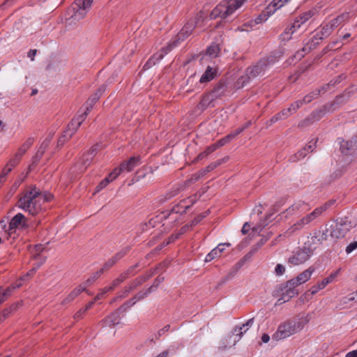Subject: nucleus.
Returning a JSON list of instances; mask_svg holds the SVG:
<instances>
[{"instance_id": "obj_1", "label": "nucleus", "mask_w": 357, "mask_h": 357, "mask_svg": "<svg viewBox=\"0 0 357 357\" xmlns=\"http://www.w3.org/2000/svg\"><path fill=\"white\" fill-rule=\"evenodd\" d=\"M52 199V195L50 193H42L36 185H32L22 193L17 206L29 214L36 215L43 211V204L50 202Z\"/></svg>"}, {"instance_id": "obj_2", "label": "nucleus", "mask_w": 357, "mask_h": 357, "mask_svg": "<svg viewBox=\"0 0 357 357\" xmlns=\"http://www.w3.org/2000/svg\"><path fill=\"white\" fill-rule=\"evenodd\" d=\"M201 19V15H197L196 17L190 19L172 43H169L165 47L162 48L161 52L155 54L147 61L144 66V69L149 68L151 66L155 65L157 62H159L165 54L170 52L174 47H176L180 41L186 39L192 33L193 29Z\"/></svg>"}, {"instance_id": "obj_3", "label": "nucleus", "mask_w": 357, "mask_h": 357, "mask_svg": "<svg viewBox=\"0 0 357 357\" xmlns=\"http://www.w3.org/2000/svg\"><path fill=\"white\" fill-rule=\"evenodd\" d=\"M310 321V315H301L289 319L281 324L277 331L273 335V339L280 340L299 333Z\"/></svg>"}, {"instance_id": "obj_4", "label": "nucleus", "mask_w": 357, "mask_h": 357, "mask_svg": "<svg viewBox=\"0 0 357 357\" xmlns=\"http://www.w3.org/2000/svg\"><path fill=\"white\" fill-rule=\"evenodd\" d=\"M277 61V57L273 55L260 59L257 63L247 68L245 75L238 79V84H241V86H243L250 79L264 75L268 68Z\"/></svg>"}, {"instance_id": "obj_5", "label": "nucleus", "mask_w": 357, "mask_h": 357, "mask_svg": "<svg viewBox=\"0 0 357 357\" xmlns=\"http://www.w3.org/2000/svg\"><path fill=\"white\" fill-rule=\"evenodd\" d=\"M246 0H223L210 13L211 19H226L239 8Z\"/></svg>"}, {"instance_id": "obj_6", "label": "nucleus", "mask_w": 357, "mask_h": 357, "mask_svg": "<svg viewBox=\"0 0 357 357\" xmlns=\"http://www.w3.org/2000/svg\"><path fill=\"white\" fill-rule=\"evenodd\" d=\"M315 246L307 247L305 244L303 248L294 252L288 259V263L293 266H298L307 261L312 255Z\"/></svg>"}, {"instance_id": "obj_7", "label": "nucleus", "mask_w": 357, "mask_h": 357, "mask_svg": "<svg viewBox=\"0 0 357 357\" xmlns=\"http://www.w3.org/2000/svg\"><path fill=\"white\" fill-rule=\"evenodd\" d=\"M333 31V29L328 24V23L321 26L320 29L315 32L307 46L303 47V50H310L311 49L315 48L317 45L320 43V41L328 37Z\"/></svg>"}, {"instance_id": "obj_8", "label": "nucleus", "mask_w": 357, "mask_h": 357, "mask_svg": "<svg viewBox=\"0 0 357 357\" xmlns=\"http://www.w3.org/2000/svg\"><path fill=\"white\" fill-rule=\"evenodd\" d=\"M351 227V223L347 217L340 218L333 226L331 235L335 238H343Z\"/></svg>"}, {"instance_id": "obj_9", "label": "nucleus", "mask_w": 357, "mask_h": 357, "mask_svg": "<svg viewBox=\"0 0 357 357\" xmlns=\"http://www.w3.org/2000/svg\"><path fill=\"white\" fill-rule=\"evenodd\" d=\"M93 0H75L73 5L74 14L72 17L77 20L83 19L91 6Z\"/></svg>"}, {"instance_id": "obj_10", "label": "nucleus", "mask_w": 357, "mask_h": 357, "mask_svg": "<svg viewBox=\"0 0 357 357\" xmlns=\"http://www.w3.org/2000/svg\"><path fill=\"white\" fill-rule=\"evenodd\" d=\"M298 286L297 283L293 279L288 280L282 289L281 297L276 302V305L285 303L297 295L298 294L296 289Z\"/></svg>"}, {"instance_id": "obj_11", "label": "nucleus", "mask_w": 357, "mask_h": 357, "mask_svg": "<svg viewBox=\"0 0 357 357\" xmlns=\"http://www.w3.org/2000/svg\"><path fill=\"white\" fill-rule=\"evenodd\" d=\"M328 229H319L313 232L310 238L305 243L307 247L315 246V249L318 245L322 244L328 238Z\"/></svg>"}, {"instance_id": "obj_12", "label": "nucleus", "mask_w": 357, "mask_h": 357, "mask_svg": "<svg viewBox=\"0 0 357 357\" xmlns=\"http://www.w3.org/2000/svg\"><path fill=\"white\" fill-rule=\"evenodd\" d=\"M123 312L121 310H116L114 312L111 313L104 319L100 321V324L102 327L109 326L112 327L120 323V313Z\"/></svg>"}, {"instance_id": "obj_13", "label": "nucleus", "mask_w": 357, "mask_h": 357, "mask_svg": "<svg viewBox=\"0 0 357 357\" xmlns=\"http://www.w3.org/2000/svg\"><path fill=\"white\" fill-rule=\"evenodd\" d=\"M19 227H27L26 219L23 214L19 213L16 214L9 223V230H13Z\"/></svg>"}, {"instance_id": "obj_14", "label": "nucleus", "mask_w": 357, "mask_h": 357, "mask_svg": "<svg viewBox=\"0 0 357 357\" xmlns=\"http://www.w3.org/2000/svg\"><path fill=\"white\" fill-rule=\"evenodd\" d=\"M326 110V107H324L323 109L319 110L313 112L310 116L303 120L300 124L299 126L304 127L310 125L315 121L320 119L325 114Z\"/></svg>"}, {"instance_id": "obj_15", "label": "nucleus", "mask_w": 357, "mask_h": 357, "mask_svg": "<svg viewBox=\"0 0 357 357\" xmlns=\"http://www.w3.org/2000/svg\"><path fill=\"white\" fill-rule=\"evenodd\" d=\"M335 83H336V82H335L332 84V82H331L330 83H328L327 84L323 86L321 89H319L312 91L309 94L306 95L302 99L303 102H304L305 104L310 103L314 99H316L319 96L321 91H326L331 84L335 85Z\"/></svg>"}, {"instance_id": "obj_16", "label": "nucleus", "mask_w": 357, "mask_h": 357, "mask_svg": "<svg viewBox=\"0 0 357 357\" xmlns=\"http://www.w3.org/2000/svg\"><path fill=\"white\" fill-rule=\"evenodd\" d=\"M356 139H352L350 141H342L340 144V151L344 155H351L355 153Z\"/></svg>"}, {"instance_id": "obj_17", "label": "nucleus", "mask_w": 357, "mask_h": 357, "mask_svg": "<svg viewBox=\"0 0 357 357\" xmlns=\"http://www.w3.org/2000/svg\"><path fill=\"white\" fill-rule=\"evenodd\" d=\"M312 220L309 218V216L307 215L306 216L303 217L301 220H299L298 222H296L294 225H292L290 228H289L286 234L289 236L294 233L297 230L301 229L305 225H308L310 223Z\"/></svg>"}, {"instance_id": "obj_18", "label": "nucleus", "mask_w": 357, "mask_h": 357, "mask_svg": "<svg viewBox=\"0 0 357 357\" xmlns=\"http://www.w3.org/2000/svg\"><path fill=\"white\" fill-rule=\"evenodd\" d=\"M254 323V318L250 319L247 321V322L244 324H243L241 326H236L234 329V335H235L236 337H238V339H234V342L238 341L243 335L247 332V331L249 329L250 327L252 326Z\"/></svg>"}, {"instance_id": "obj_19", "label": "nucleus", "mask_w": 357, "mask_h": 357, "mask_svg": "<svg viewBox=\"0 0 357 357\" xmlns=\"http://www.w3.org/2000/svg\"><path fill=\"white\" fill-rule=\"evenodd\" d=\"M140 164V157L134 156L131 157L128 161L123 162L121 164V169H124L125 172H131L135 167Z\"/></svg>"}, {"instance_id": "obj_20", "label": "nucleus", "mask_w": 357, "mask_h": 357, "mask_svg": "<svg viewBox=\"0 0 357 357\" xmlns=\"http://www.w3.org/2000/svg\"><path fill=\"white\" fill-rule=\"evenodd\" d=\"M350 18L349 13H344L337 17L332 19L328 23L331 28L334 30L338 26L344 24Z\"/></svg>"}, {"instance_id": "obj_21", "label": "nucleus", "mask_w": 357, "mask_h": 357, "mask_svg": "<svg viewBox=\"0 0 357 357\" xmlns=\"http://www.w3.org/2000/svg\"><path fill=\"white\" fill-rule=\"evenodd\" d=\"M215 101L214 98L211 96V94L206 93L204 96H203L202 98L201 99L200 102L197 105V108L202 111L205 110L209 106H214L213 102Z\"/></svg>"}, {"instance_id": "obj_22", "label": "nucleus", "mask_w": 357, "mask_h": 357, "mask_svg": "<svg viewBox=\"0 0 357 357\" xmlns=\"http://www.w3.org/2000/svg\"><path fill=\"white\" fill-rule=\"evenodd\" d=\"M314 271V268L310 267L299 274L296 278H293V280L297 283L298 285L303 284L310 279Z\"/></svg>"}, {"instance_id": "obj_23", "label": "nucleus", "mask_w": 357, "mask_h": 357, "mask_svg": "<svg viewBox=\"0 0 357 357\" xmlns=\"http://www.w3.org/2000/svg\"><path fill=\"white\" fill-rule=\"evenodd\" d=\"M226 90L227 86L225 84L220 82L213 87V89L210 92V93L216 100L217 99L220 98L225 95Z\"/></svg>"}, {"instance_id": "obj_24", "label": "nucleus", "mask_w": 357, "mask_h": 357, "mask_svg": "<svg viewBox=\"0 0 357 357\" xmlns=\"http://www.w3.org/2000/svg\"><path fill=\"white\" fill-rule=\"evenodd\" d=\"M189 203L193 204L195 203L194 199L191 197H189L187 199H183L177 206L172 208V211L175 213H184L190 208V206L187 204Z\"/></svg>"}, {"instance_id": "obj_25", "label": "nucleus", "mask_w": 357, "mask_h": 357, "mask_svg": "<svg viewBox=\"0 0 357 357\" xmlns=\"http://www.w3.org/2000/svg\"><path fill=\"white\" fill-rule=\"evenodd\" d=\"M84 291V287L79 285L74 289L61 302L62 305H67L72 302L82 292Z\"/></svg>"}, {"instance_id": "obj_26", "label": "nucleus", "mask_w": 357, "mask_h": 357, "mask_svg": "<svg viewBox=\"0 0 357 357\" xmlns=\"http://www.w3.org/2000/svg\"><path fill=\"white\" fill-rule=\"evenodd\" d=\"M98 145H95L93 146L90 151L87 153L83 155L82 158V165L86 168L90 162L92 161L93 156L97 152Z\"/></svg>"}, {"instance_id": "obj_27", "label": "nucleus", "mask_w": 357, "mask_h": 357, "mask_svg": "<svg viewBox=\"0 0 357 357\" xmlns=\"http://www.w3.org/2000/svg\"><path fill=\"white\" fill-rule=\"evenodd\" d=\"M300 27V24L294 22L290 26L285 29L284 31L281 34L283 40H289L291 38V35Z\"/></svg>"}, {"instance_id": "obj_28", "label": "nucleus", "mask_w": 357, "mask_h": 357, "mask_svg": "<svg viewBox=\"0 0 357 357\" xmlns=\"http://www.w3.org/2000/svg\"><path fill=\"white\" fill-rule=\"evenodd\" d=\"M284 5L282 0H273L266 7V13H268V15H271Z\"/></svg>"}, {"instance_id": "obj_29", "label": "nucleus", "mask_w": 357, "mask_h": 357, "mask_svg": "<svg viewBox=\"0 0 357 357\" xmlns=\"http://www.w3.org/2000/svg\"><path fill=\"white\" fill-rule=\"evenodd\" d=\"M170 328V325L167 324L165 326L162 328L158 331L156 333L151 334L147 339V341L152 343L155 342V340L160 339V337L163 335L166 332L169 331Z\"/></svg>"}, {"instance_id": "obj_30", "label": "nucleus", "mask_w": 357, "mask_h": 357, "mask_svg": "<svg viewBox=\"0 0 357 357\" xmlns=\"http://www.w3.org/2000/svg\"><path fill=\"white\" fill-rule=\"evenodd\" d=\"M215 71L210 66H208L205 73L200 77L199 82L201 83H205L211 81L215 77Z\"/></svg>"}, {"instance_id": "obj_31", "label": "nucleus", "mask_w": 357, "mask_h": 357, "mask_svg": "<svg viewBox=\"0 0 357 357\" xmlns=\"http://www.w3.org/2000/svg\"><path fill=\"white\" fill-rule=\"evenodd\" d=\"M103 273V269H100L99 271H97L92 276L88 278L84 282L79 284L80 287H84V291L86 290V288L89 287L93 282H95Z\"/></svg>"}, {"instance_id": "obj_32", "label": "nucleus", "mask_w": 357, "mask_h": 357, "mask_svg": "<svg viewBox=\"0 0 357 357\" xmlns=\"http://www.w3.org/2000/svg\"><path fill=\"white\" fill-rule=\"evenodd\" d=\"M34 139L32 137L28 138L26 142L19 148L17 153L19 155H22L26 152V151L32 146L33 144Z\"/></svg>"}, {"instance_id": "obj_33", "label": "nucleus", "mask_w": 357, "mask_h": 357, "mask_svg": "<svg viewBox=\"0 0 357 357\" xmlns=\"http://www.w3.org/2000/svg\"><path fill=\"white\" fill-rule=\"evenodd\" d=\"M220 47L218 44H211L206 50V54L211 57H216L218 56Z\"/></svg>"}, {"instance_id": "obj_34", "label": "nucleus", "mask_w": 357, "mask_h": 357, "mask_svg": "<svg viewBox=\"0 0 357 357\" xmlns=\"http://www.w3.org/2000/svg\"><path fill=\"white\" fill-rule=\"evenodd\" d=\"M313 15H314V13L312 10L305 12L294 22H297V24H300V26H301V24L306 22L307 20H309L312 17Z\"/></svg>"}, {"instance_id": "obj_35", "label": "nucleus", "mask_w": 357, "mask_h": 357, "mask_svg": "<svg viewBox=\"0 0 357 357\" xmlns=\"http://www.w3.org/2000/svg\"><path fill=\"white\" fill-rule=\"evenodd\" d=\"M307 148H304V149L300 150L295 155H293L289 158V161L291 162H295L297 160H299L305 158V155H307Z\"/></svg>"}, {"instance_id": "obj_36", "label": "nucleus", "mask_w": 357, "mask_h": 357, "mask_svg": "<svg viewBox=\"0 0 357 357\" xmlns=\"http://www.w3.org/2000/svg\"><path fill=\"white\" fill-rule=\"evenodd\" d=\"M337 274H338V271L333 272L328 277L324 278L320 282H319L321 288L324 289L329 283L332 282L333 281V280L337 277Z\"/></svg>"}, {"instance_id": "obj_37", "label": "nucleus", "mask_w": 357, "mask_h": 357, "mask_svg": "<svg viewBox=\"0 0 357 357\" xmlns=\"http://www.w3.org/2000/svg\"><path fill=\"white\" fill-rule=\"evenodd\" d=\"M327 206H328V204H326L324 206H321L320 208H317L311 213L308 214L307 215L309 216L310 220L312 221L316 218L319 216L322 213V212L326 209Z\"/></svg>"}, {"instance_id": "obj_38", "label": "nucleus", "mask_w": 357, "mask_h": 357, "mask_svg": "<svg viewBox=\"0 0 357 357\" xmlns=\"http://www.w3.org/2000/svg\"><path fill=\"white\" fill-rule=\"evenodd\" d=\"M243 266V261L237 262L230 270L229 273L227 275L225 280H229Z\"/></svg>"}, {"instance_id": "obj_39", "label": "nucleus", "mask_w": 357, "mask_h": 357, "mask_svg": "<svg viewBox=\"0 0 357 357\" xmlns=\"http://www.w3.org/2000/svg\"><path fill=\"white\" fill-rule=\"evenodd\" d=\"M106 90V85H102L100 86L97 91L91 96V98L93 99L95 101H98L100 96L103 94V93Z\"/></svg>"}, {"instance_id": "obj_40", "label": "nucleus", "mask_w": 357, "mask_h": 357, "mask_svg": "<svg viewBox=\"0 0 357 357\" xmlns=\"http://www.w3.org/2000/svg\"><path fill=\"white\" fill-rule=\"evenodd\" d=\"M137 301L135 298V296L128 300L126 303L119 307V310H121L123 312H126L129 307L134 305Z\"/></svg>"}, {"instance_id": "obj_41", "label": "nucleus", "mask_w": 357, "mask_h": 357, "mask_svg": "<svg viewBox=\"0 0 357 357\" xmlns=\"http://www.w3.org/2000/svg\"><path fill=\"white\" fill-rule=\"evenodd\" d=\"M166 266L165 263H164V264H160L159 266L155 268V270H151L149 272H147L146 273H145L144 275H141L142 278L144 279V282H145L149 279H150L151 277H153L155 275V271L157 269L162 268L163 266Z\"/></svg>"}, {"instance_id": "obj_42", "label": "nucleus", "mask_w": 357, "mask_h": 357, "mask_svg": "<svg viewBox=\"0 0 357 357\" xmlns=\"http://www.w3.org/2000/svg\"><path fill=\"white\" fill-rule=\"evenodd\" d=\"M143 283H144V279L142 278L141 276L135 278V280H133L130 284H129V287H130V289H131L132 290H134L135 289H136L137 287L142 285Z\"/></svg>"}, {"instance_id": "obj_43", "label": "nucleus", "mask_w": 357, "mask_h": 357, "mask_svg": "<svg viewBox=\"0 0 357 357\" xmlns=\"http://www.w3.org/2000/svg\"><path fill=\"white\" fill-rule=\"evenodd\" d=\"M151 293H152V291L149 288H148L144 291H141L139 293H137L135 296V298H136L137 301H141L146 298Z\"/></svg>"}, {"instance_id": "obj_44", "label": "nucleus", "mask_w": 357, "mask_h": 357, "mask_svg": "<svg viewBox=\"0 0 357 357\" xmlns=\"http://www.w3.org/2000/svg\"><path fill=\"white\" fill-rule=\"evenodd\" d=\"M81 125L79 124L74 119L67 126V128L71 132V134H75Z\"/></svg>"}, {"instance_id": "obj_45", "label": "nucleus", "mask_w": 357, "mask_h": 357, "mask_svg": "<svg viewBox=\"0 0 357 357\" xmlns=\"http://www.w3.org/2000/svg\"><path fill=\"white\" fill-rule=\"evenodd\" d=\"M164 280L165 277L160 275L154 280L153 284L149 288L152 291V292H153L154 291L156 290L159 284L162 283Z\"/></svg>"}, {"instance_id": "obj_46", "label": "nucleus", "mask_w": 357, "mask_h": 357, "mask_svg": "<svg viewBox=\"0 0 357 357\" xmlns=\"http://www.w3.org/2000/svg\"><path fill=\"white\" fill-rule=\"evenodd\" d=\"M203 169H200L197 173L193 174L191 176V177L189 178V182L192 183L197 182L199 178L205 176L206 174H204Z\"/></svg>"}, {"instance_id": "obj_47", "label": "nucleus", "mask_w": 357, "mask_h": 357, "mask_svg": "<svg viewBox=\"0 0 357 357\" xmlns=\"http://www.w3.org/2000/svg\"><path fill=\"white\" fill-rule=\"evenodd\" d=\"M221 255L215 250V249H213L206 256L205 258L206 262H209L212 261L213 259L216 257H219Z\"/></svg>"}, {"instance_id": "obj_48", "label": "nucleus", "mask_w": 357, "mask_h": 357, "mask_svg": "<svg viewBox=\"0 0 357 357\" xmlns=\"http://www.w3.org/2000/svg\"><path fill=\"white\" fill-rule=\"evenodd\" d=\"M221 163H222V161L220 160L215 162H212L211 164L208 165L206 167L203 169L202 173H204V174L208 173L209 172L213 170L215 168H216L218 166H219Z\"/></svg>"}, {"instance_id": "obj_49", "label": "nucleus", "mask_w": 357, "mask_h": 357, "mask_svg": "<svg viewBox=\"0 0 357 357\" xmlns=\"http://www.w3.org/2000/svg\"><path fill=\"white\" fill-rule=\"evenodd\" d=\"M119 284L120 283L119 282V281H117L116 279L114 280L109 285L105 287L103 289V294H107L109 291H113Z\"/></svg>"}, {"instance_id": "obj_50", "label": "nucleus", "mask_w": 357, "mask_h": 357, "mask_svg": "<svg viewBox=\"0 0 357 357\" xmlns=\"http://www.w3.org/2000/svg\"><path fill=\"white\" fill-rule=\"evenodd\" d=\"M189 226L185 225L181 229V232L175 236L172 235L171 237H169V241L167 242V244H169L170 242L174 241V240L178 238L179 236L184 234L187 229H188Z\"/></svg>"}, {"instance_id": "obj_51", "label": "nucleus", "mask_w": 357, "mask_h": 357, "mask_svg": "<svg viewBox=\"0 0 357 357\" xmlns=\"http://www.w3.org/2000/svg\"><path fill=\"white\" fill-rule=\"evenodd\" d=\"M22 158L21 155H19L17 153L10 158L8 161V165H11V167H15Z\"/></svg>"}, {"instance_id": "obj_52", "label": "nucleus", "mask_w": 357, "mask_h": 357, "mask_svg": "<svg viewBox=\"0 0 357 357\" xmlns=\"http://www.w3.org/2000/svg\"><path fill=\"white\" fill-rule=\"evenodd\" d=\"M268 238H262L259 242H257L253 247L251 250L255 254L258 250L266 242Z\"/></svg>"}, {"instance_id": "obj_53", "label": "nucleus", "mask_w": 357, "mask_h": 357, "mask_svg": "<svg viewBox=\"0 0 357 357\" xmlns=\"http://www.w3.org/2000/svg\"><path fill=\"white\" fill-rule=\"evenodd\" d=\"M268 13H261L259 15H258L254 20L255 24H260L267 20Z\"/></svg>"}, {"instance_id": "obj_54", "label": "nucleus", "mask_w": 357, "mask_h": 357, "mask_svg": "<svg viewBox=\"0 0 357 357\" xmlns=\"http://www.w3.org/2000/svg\"><path fill=\"white\" fill-rule=\"evenodd\" d=\"M89 112L84 109V112L81 114L78 115L77 117H75L74 119L79 123L82 124V122L85 120L86 117L87 116Z\"/></svg>"}, {"instance_id": "obj_55", "label": "nucleus", "mask_w": 357, "mask_h": 357, "mask_svg": "<svg viewBox=\"0 0 357 357\" xmlns=\"http://www.w3.org/2000/svg\"><path fill=\"white\" fill-rule=\"evenodd\" d=\"M208 214V211H206L204 213H203L202 215H198L197 217L195 218L194 220L192 221L191 222V225H190V227L192 226H194V225H196L197 224H198L203 218H204L205 217H206V215Z\"/></svg>"}, {"instance_id": "obj_56", "label": "nucleus", "mask_w": 357, "mask_h": 357, "mask_svg": "<svg viewBox=\"0 0 357 357\" xmlns=\"http://www.w3.org/2000/svg\"><path fill=\"white\" fill-rule=\"evenodd\" d=\"M43 154L44 153H43V150H38L36 153L32 158V164H37L40 160V158L43 157Z\"/></svg>"}, {"instance_id": "obj_57", "label": "nucleus", "mask_w": 357, "mask_h": 357, "mask_svg": "<svg viewBox=\"0 0 357 357\" xmlns=\"http://www.w3.org/2000/svg\"><path fill=\"white\" fill-rule=\"evenodd\" d=\"M304 205H305V204L304 203H301V202H298V203L294 204H293L291 207H289L287 210V213L288 214H291V213H293V211H294L296 210H298L301 206H304Z\"/></svg>"}, {"instance_id": "obj_58", "label": "nucleus", "mask_w": 357, "mask_h": 357, "mask_svg": "<svg viewBox=\"0 0 357 357\" xmlns=\"http://www.w3.org/2000/svg\"><path fill=\"white\" fill-rule=\"evenodd\" d=\"M285 272V267L280 264H278L276 265L275 268V273L277 275H282Z\"/></svg>"}, {"instance_id": "obj_59", "label": "nucleus", "mask_w": 357, "mask_h": 357, "mask_svg": "<svg viewBox=\"0 0 357 357\" xmlns=\"http://www.w3.org/2000/svg\"><path fill=\"white\" fill-rule=\"evenodd\" d=\"M51 139L52 137H50V138H47L46 139H45L42 144H40L38 150H43V153H44L45 150L47 149V148L50 145V141H51Z\"/></svg>"}, {"instance_id": "obj_60", "label": "nucleus", "mask_w": 357, "mask_h": 357, "mask_svg": "<svg viewBox=\"0 0 357 357\" xmlns=\"http://www.w3.org/2000/svg\"><path fill=\"white\" fill-rule=\"evenodd\" d=\"M96 102V101L93 100L92 98H89L85 103V110L89 112Z\"/></svg>"}, {"instance_id": "obj_61", "label": "nucleus", "mask_w": 357, "mask_h": 357, "mask_svg": "<svg viewBox=\"0 0 357 357\" xmlns=\"http://www.w3.org/2000/svg\"><path fill=\"white\" fill-rule=\"evenodd\" d=\"M109 183V178L103 179L96 187V192H99Z\"/></svg>"}, {"instance_id": "obj_62", "label": "nucleus", "mask_w": 357, "mask_h": 357, "mask_svg": "<svg viewBox=\"0 0 357 357\" xmlns=\"http://www.w3.org/2000/svg\"><path fill=\"white\" fill-rule=\"evenodd\" d=\"M12 308L6 309L3 311L1 314H0V324L2 323L10 314L11 312Z\"/></svg>"}, {"instance_id": "obj_63", "label": "nucleus", "mask_w": 357, "mask_h": 357, "mask_svg": "<svg viewBox=\"0 0 357 357\" xmlns=\"http://www.w3.org/2000/svg\"><path fill=\"white\" fill-rule=\"evenodd\" d=\"M304 103V102H303V100H298L296 102H294V103H292V110H293V112H296V111L299 109Z\"/></svg>"}, {"instance_id": "obj_64", "label": "nucleus", "mask_w": 357, "mask_h": 357, "mask_svg": "<svg viewBox=\"0 0 357 357\" xmlns=\"http://www.w3.org/2000/svg\"><path fill=\"white\" fill-rule=\"evenodd\" d=\"M357 248V241H354L351 243L346 248V252L347 253H351L352 251Z\"/></svg>"}]
</instances>
